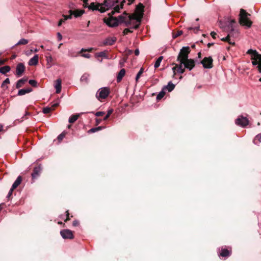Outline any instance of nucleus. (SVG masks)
I'll use <instances>...</instances> for the list:
<instances>
[{
    "mask_svg": "<svg viewBox=\"0 0 261 261\" xmlns=\"http://www.w3.org/2000/svg\"><path fill=\"white\" fill-rule=\"evenodd\" d=\"M120 19L121 21H123V23L125 26L129 27L130 29H136L140 25L141 18L140 16H137L136 14L129 15L124 12L120 15Z\"/></svg>",
    "mask_w": 261,
    "mask_h": 261,
    "instance_id": "1",
    "label": "nucleus"
},
{
    "mask_svg": "<svg viewBox=\"0 0 261 261\" xmlns=\"http://www.w3.org/2000/svg\"><path fill=\"white\" fill-rule=\"evenodd\" d=\"M125 3V0H105L102 4L106 11L114 7L111 13L114 14L116 12H119V10L123 8V4Z\"/></svg>",
    "mask_w": 261,
    "mask_h": 261,
    "instance_id": "2",
    "label": "nucleus"
},
{
    "mask_svg": "<svg viewBox=\"0 0 261 261\" xmlns=\"http://www.w3.org/2000/svg\"><path fill=\"white\" fill-rule=\"evenodd\" d=\"M250 14L247 13L245 10L241 9L239 14V22L240 24L250 28L252 24L251 21L248 18Z\"/></svg>",
    "mask_w": 261,
    "mask_h": 261,
    "instance_id": "3",
    "label": "nucleus"
},
{
    "mask_svg": "<svg viewBox=\"0 0 261 261\" xmlns=\"http://www.w3.org/2000/svg\"><path fill=\"white\" fill-rule=\"evenodd\" d=\"M109 15V17L103 18L104 22L106 23V24L109 27H115L118 25L119 24L123 22V21H121L120 19V15H119L117 17H113L111 12L110 13Z\"/></svg>",
    "mask_w": 261,
    "mask_h": 261,
    "instance_id": "4",
    "label": "nucleus"
},
{
    "mask_svg": "<svg viewBox=\"0 0 261 261\" xmlns=\"http://www.w3.org/2000/svg\"><path fill=\"white\" fill-rule=\"evenodd\" d=\"M190 53L189 46H184L181 49L177 57V61H184L188 59V54Z\"/></svg>",
    "mask_w": 261,
    "mask_h": 261,
    "instance_id": "5",
    "label": "nucleus"
},
{
    "mask_svg": "<svg viewBox=\"0 0 261 261\" xmlns=\"http://www.w3.org/2000/svg\"><path fill=\"white\" fill-rule=\"evenodd\" d=\"M110 93L109 89L107 87L100 88L96 93V97L98 100L105 99Z\"/></svg>",
    "mask_w": 261,
    "mask_h": 261,
    "instance_id": "6",
    "label": "nucleus"
},
{
    "mask_svg": "<svg viewBox=\"0 0 261 261\" xmlns=\"http://www.w3.org/2000/svg\"><path fill=\"white\" fill-rule=\"evenodd\" d=\"M247 53L251 56V59H256L258 62V64H261V55L256 50L249 49Z\"/></svg>",
    "mask_w": 261,
    "mask_h": 261,
    "instance_id": "7",
    "label": "nucleus"
},
{
    "mask_svg": "<svg viewBox=\"0 0 261 261\" xmlns=\"http://www.w3.org/2000/svg\"><path fill=\"white\" fill-rule=\"evenodd\" d=\"M89 9L92 10H98L100 12H104L106 11V9H104L103 5L101 4H95L94 3H91L88 7Z\"/></svg>",
    "mask_w": 261,
    "mask_h": 261,
    "instance_id": "8",
    "label": "nucleus"
},
{
    "mask_svg": "<svg viewBox=\"0 0 261 261\" xmlns=\"http://www.w3.org/2000/svg\"><path fill=\"white\" fill-rule=\"evenodd\" d=\"M213 59L212 57H205L201 61V63L202 64L204 68H212L213 67Z\"/></svg>",
    "mask_w": 261,
    "mask_h": 261,
    "instance_id": "9",
    "label": "nucleus"
},
{
    "mask_svg": "<svg viewBox=\"0 0 261 261\" xmlns=\"http://www.w3.org/2000/svg\"><path fill=\"white\" fill-rule=\"evenodd\" d=\"M249 123V121L246 117L243 116H239L236 120V124L242 127H245Z\"/></svg>",
    "mask_w": 261,
    "mask_h": 261,
    "instance_id": "10",
    "label": "nucleus"
},
{
    "mask_svg": "<svg viewBox=\"0 0 261 261\" xmlns=\"http://www.w3.org/2000/svg\"><path fill=\"white\" fill-rule=\"evenodd\" d=\"M60 234L65 239H72L74 237L72 231L69 229L62 230L60 231Z\"/></svg>",
    "mask_w": 261,
    "mask_h": 261,
    "instance_id": "11",
    "label": "nucleus"
},
{
    "mask_svg": "<svg viewBox=\"0 0 261 261\" xmlns=\"http://www.w3.org/2000/svg\"><path fill=\"white\" fill-rule=\"evenodd\" d=\"M234 23V20L232 19L230 21L229 24L228 25V28L229 30H230L229 33H231V36H230V37H237L239 34L238 31L233 28V24Z\"/></svg>",
    "mask_w": 261,
    "mask_h": 261,
    "instance_id": "12",
    "label": "nucleus"
},
{
    "mask_svg": "<svg viewBox=\"0 0 261 261\" xmlns=\"http://www.w3.org/2000/svg\"><path fill=\"white\" fill-rule=\"evenodd\" d=\"M184 65L185 68L191 70L195 66V62L193 59H188L184 61Z\"/></svg>",
    "mask_w": 261,
    "mask_h": 261,
    "instance_id": "13",
    "label": "nucleus"
},
{
    "mask_svg": "<svg viewBox=\"0 0 261 261\" xmlns=\"http://www.w3.org/2000/svg\"><path fill=\"white\" fill-rule=\"evenodd\" d=\"M117 40L116 37H109L105 39L102 42V45H112L114 44Z\"/></svg>",
    "mask_w": 261,
    "mask_h": 261,
    "instance_id": "14",
    "label": "nucleus"
},
{
    "mask_svg": "<svg viewBox=\"0 0 261 261\" xmlns=\"http://www.w3.org/2000/svg\"><path fill=\"white\" fill-rule=\"evenodd\" d=\"M25 70V66L22 63H19L16 66V73L18 76H20L24 72Z\"/></svg>",
    "mask_w": 261,
    "mask_h": 261,
    "instance_id": "15",
    "label": "nucleus"
},
{
    "mask_svg": "<svg viewBox=\"0 0 261 261\" xmlns=\"http://www.w3.org/2000/svg\"><path fill=\"white\" fill-rule=\"evenodd\" d=\"M41 170L42 168L40 165L34 167L33 169V172L31 174L32 178L35 179L38 176H39Z\"/></svg>",
    "mask_w": 261,
    "mask_h": 261,
    "instance_id": "16",
    "label": "nucleus"
},
{
    "mask_svg": "<svg viewBox=\"0 0 261 261\" xmlns=\"http://www.w3.org/2000/svg\"><path fill=\"white\" fill-rule=\"evenodd\" d=\"M62 80L60 79L57 80L55 84V88L56 90V93H59L61 91L62 89Z\"/></svg>",
    "mask_w": 261,
    "mask_h": 261,
    "instance_id": "17",
    "label": "nucleus"
},
{
    "mask_svg": "<svg viewBox=\"0 0 261 261\" xmlns=\"http://www.w3.org/2000/svg\"><path fill=\"white\" fill-rule=\"evenodd\" d=\"M70 15L72 16V15H74V17H80L83 14L84 10H76L75 11L70 10Z\"/></svg>",
    "mask_w": 261,
    "mask_h": 261,
    "instance_id": "18",
    "label": "nucleus"
},
{
    "mask_svg": "<svg viewBox=\"0 0 261 261\" xmlns=\"http://www.w3.org/2000/svg\"><path fill=\"white\" fill-rule=\"evenodd\" d=\"M38 56L35 55L33 58H32L29 61V65L30 66H35L38 63Z\"/></svg>",
    "mask_w": 261,
    "mask_h": 261,
    "instance_id": "19",
    "label": "nucleus"
},
{
    "mask_svg": "<svg viewBox=\"0 0 261 261\" xmlns=\"http://www.w3.org/2000/svg\"><path fill=\"white\" fill-rule=\"evenodd\" d=\"M136 11L138 13L137 16H140L141 18L142 17L143 11V6L142 4H139L136 7Z\"/></svg>",
    "mask_w": 261,
    "mask_h": 261,
    "instance_id": "20",
    "label": "nucleus"
},
{
    "mask_svg": "<svg viewBox=\"0 0 261 261\" xmlns=\"http://www.w3.org/2000/svg\"><path fill=\"white\" fill-rule=\"evenodd\" d=\"M32 91V89L31 88H29L27 89H22L18 91V95L21 96L27 93H29Z\"/></svg>",
    "mask_w": 261,
    "mask_h": 261,
    "instance_id": "21",
    "label": "nucleus"
},
{
    "mask_svg": "<svg viewBox=\"0 0 261 261\" xmlns=\"http://www.w3.org/2000/svg\"><path fill=\"white\" fill-rule=\"evenodd\" d=\"M180 64H176L177 72L180 74H182L185 72V68H183L184 62L179 61Z\"/></svg>",
    "mask_w": 261,
    "mask_h": 261,
    "instance_id": "22",
    "label": "nucleus"
},
{
    "mask_svg": "<svg viewBox=\"0 0 261 261\" xmlns=\"http://www.w3.org/2000/svg\"><path fill=\"white\" fill-rule=\"evenodd\" d=\"M230 36H231V33H228L227 36L225 38H222L221 40L224 41H227L229 43V44L234 45V41L230 39Z\"/></svg>",
    "mask_w": 261,
    "mask_h": 261,
    "instance_id": "23",
    "label": "nucleus"
},
{
    "mask_svg": "<svg viewBox=\"0 0 261 261\" xmlns=\"http://www.w3.org/2000/svg\"><path fill=\"white\" fill-rule=\"evenodd\" d=\"M125 69H121L117 75V82H120L122 80V78L125 75Z\"/></svg>",
    "mask_w": 261,
    "mask_h": 261,
    "instance_id": "24",
    "label": "nucleus"
},
{
    "mask_svg": "<svg viewBox=\"0 0 261 261\" xmlns=\"http://www.w3.org/2000/svg\"><path fill=\"white\" fill-rule=\"evenodd\" d=\"M22 178L21 176H19L15 182L13 183L12 188L14 189H16L21 182Z\"/></svg>",
    "mask_w": 261,
    "mask_h": 261,
    "instance_id": "25",
    "label": "nucleus"
},
{
    "mask_svg": "<svg viewBox=\"0 0 261 261\" xmlns=\"http://www.w3.org/2000/svg\"><path fill=\"white\" fill-rule=\"evenodd\" d=\"M11 70V68L9 66H5L0 68V73L3 74L9 72Z\"/></svg>",
    "mask_w": 261,
    "mask_h": 261,
    "instance_id": "26",
    "label": "nucleus"
},
{
    "mask_svg": "<svg viewBox=\"0 0 261 261\" xmlns=\"http://www.w3.org/2000/svg\"><path fill=\"white\" fill-rule=\"evenodd\" d=\"M27 81V78H22L18 80L16 84V88H19L21 87L23 84Z\"/></svg>",
    "mask_w": 261,
    "mask_h": 261,
    "instance_id": "27",
    "label": "nucleus"
},
{
    "mask_svg": "<svg viewBox=\"0 0 261 261\" xmlns=\"http://www.w3.org/2000/svg\"><path fill=\"white\" fill-rule=\"evenodd\" d=\"M230 254V252L227 249H223L220 253L219 255L222 257H227Z\"/></svg>",
    "mask_w": 261,
    "mask_h": 261,
    "instance_id": "28",
    "label": "nucleus"
},
{
    "mask_svg": "<svg viewBox=\"0 0 261 261\" xmlns=\"http://www.w3.org/2000/svg\"><path fill=\"white\" fill-rule=\"evenodd\" d=\"M79 116H80L79 114H76V115H71L69 118V120H68L69 122L70 123H74V122H75L77 120Z\"/></svg>",
    "mask_w": 261,
    "mask_h": 261,
    "instance_id": "29",
    "label": "nucleus"
},
{
    "mask_svg": "<svg viewBox=\"0 0 261 261\" xmlns=\"http://www.w3.org/2000/svg\"><path fill=\"white\" fill-rule=\"evenodd\" d=\"M175 88V85L171 82H169L168 85L165 87L169 92L172 91Z\"/></svg>",
    "mask_w": 261,
    "mask_h": 261,
    "instance_id": "30",
    "label": "nucleus"
},
{
    "mask_svg": "<svg viewBox=\"0 0 261 261\" xmlns=\"http://www.w3.org/2000/svg\"><path fill=\"white\" fill-rule=\"evenodd\" d=\"M63 17L64 18L63 19H61L58 23V26L60 27L62 25V23L64 22L65 20L68 19H71V15H63Z\"/></svg>",
    "mask_w": 261,
    "mask_h": 261,
    "instance_id": "31",
    "label": "nucleus"
},
{
    "mask_svg": "<svg viewBox=\"0 0 261 261\" xmlns=\"http://www.w3.org/2000/svg\"><path fill=\"white\" fill-rule=\"evenodd\" d=\"M255 144L258 145L261 142V133L256 136L253 140Z\"/></svg>",
    "mask_w": 261,
    "mask_h": 261,
    "instance_id": "32",
    "label": "nucleus"
},
{
    "mask_svg": "<svg viewBox=\"0 0 261 261\" xmlns=\"http://www.w3.org/2000/svg\"><path fill=\"white\" fill-rule=\"evenodd\" d=\"M163 59V57L162 56H160L159 58H158L154 65V67L155 68H157L160 66L161 63Z\"/></svg>",
    "mask_w": 261,
    "mask_h": 261,
    "instance_id": "33",
    "label": "nucleus"
},
{
    "mask_svg": "<svg viewBox=\"0 0 261 261\" xmlns=\"http://www.w3.org/2000/svg\"><path fill=\"white\" fill-rule=\"evenodd\" d=\"M103 128H104V127L101 126L97 127L92 128L90 129H89L88 132L89 133H93L96 132L97 131L100 130L102 129H103Z\"/></svg>",
    "mask_w": 261,
    "mask_h": 261,
    "instance_id": "34",
    "label": "nucleus"
},
{
    "mask_svg": "<svg viewBox=\"0 0 261 261\" xmlns=\"http://www.w3.org/2000/svg\"><path fill=\"white\" fill-rule=\"evenodd\" d=\"M29 42V41L27 39L22 38L16 44V45H25L28 44Z\"/></svg>",
    "mask_w": 261,
    "mask_h": 261,
    "instance_id": "35",
    "label": "nucleus"
},
{
    "mask_svg": "<svg viewBox=\"0 0 261 261\" xmlns=\"http://www.w3.org/2000/svg\"><path fill=\"white\" fill-rule=\"evenodd\" d=\"M89 75L87 73H84L81 77V82H87Z\"/></svg>",
    "mask_w": 261,
    "mask_h": 261,
    "instance_id": "36",
    "label": "nucleus"
},
{
    "mask_svg": "<svg viewBox=\"0 0 261 261\" xmlns=\"http://www.w3.org/2000/svg\"><path fill=\"white\" fill-rule=\"evenodd\" d=\"M96 56L97 57H103L105 58H107V54L105 51H101L99 53H97L96 54Z\"/></svg>",
    "mask_w": 261,
    "mask_h": 261,
    "instance_id": "37",
    "label": "nucleus"
},
{
    "mask_svg": "<svg viewBox=\"0 0 261 261\" xmlns=\"http://www.w3.org/2000/svg\"><path fill=\"white\" fill-rule=\"evenodd\" d=\"M53 110L54 109L52 108L51 107H46L43 108V112L44 114H48Z\"/></svg>",
    "mask_w": 261,
    "mask_h": 261,
    "instance_id": "38",
    "label": "nucleus"
},
{
    "mask_svg": "<svg viewBox=\"0 0 261 261\" xmlns=\"http://www.w3.org/2000/svg\"><path fill=\"white\" fill-rule=\"evenodd\" d=\"M113 110L112 109H109L108 111V112H107V115L105 116V117H104L103 118V120H106L110 116V115L112 114V113H113Z\"/></svg>",
    "mask_w": 261,
    "mask_h": 261,
    "instance_id": "39",
    "label": "nucleus"
},
{
    "mask_svg": "<svg viewBox=\"0 0 261 261\" xmlns=\"http://www.w3.org/2000/svg\"><path fill=\"white\" fill-rule=\"evenodd\" d=\"M143 68H141V69H140L139 71L138 72V73H137V75H136V82H137L139 80V79L140 78L141 75L143 73Z\"/></svg>",
    "mask_w": 261,
    "mask_h": 261,
    "instance_id": "40",
    "label": "nucleus"
},
{
    "mask_svg": "<svg viewBox=\"0 0 261 261\" xmlns=\"http://www.w3.org/2000/svg\"><path fill=\"white\" fill-rule=\"evenodd\" d=\"M29 83L32 86L36 87L37 86V82L34 80H30Z\"/></svg>",
    "mask_w": 261,
    "mask_h": 261,
    "instance_id": "41",
    "label": "nucleus"
},
{
    "mask_svg": "<svg viewBox=\"0 0 261 261\" xmlns=\"http://www.w3.org/2000/svg\"><path fill=\"white\" fill-rule=\"evenodd\" d=\"M165 93L164 91L160 92L156 96V99L160 100L162 99L165 95Z\"/></svg>",
    "mask_w": 261,
    "mask_h": 261,
    "instance_id": "42",
    "label": "nucleus"
},
{
    "mask_svg": "<svg viewBox=\"0 0 261 261\" xmlns=\"http://www.w3.org/2000/svg\"><path fill=\"white\" fill-rule=\"evenodd\" d=\"M188 29L189 30H193L194 32H197L199 29V25H197L195 27H189Z\"/></svg>",
    "mask_w": 261,
    "mask_h": 261,
    "instance_id": "43",
    "label": "nucleus"
},
{
    "mask_svg": "<svg viewBox=\"0 0 261 261\" xmlns=\"http://www.w3.org/2000/svg\"><path fill=\"white\" fill-rule=\"evenodd\" d=\"M65 136V134L64 133H62L58 136V139L59 140V141H61L63 139Z\"/></svg>",
    "mask_w": 261,
    "mask_h": 261,
    "instance_id": "44",
    "label": "nucleus"
},
{
    "mask_svg": "<svg viewBox=\"0 0 261 261\" xmlns=\"http://www.w3.org/2000/svg\"><path fill=\"white\" fill-rule=\"evenodd\" d=\"M68 56L71 57H77V54H74L72 50H69L68 51Z\"/></svg>",
    "mask_w": 261,
    "mask_h": 261,
    "instance_id": "45",
    "label": "nucleus"
},
{
    "mask_svg": "<svg viewBox=\"0 0 261 261\" xmlns=\"http://www.w3.org/2000/svg\"><path fill=\"white\" fill-rule=\"evenodd\" d=\"M133 31H131L129 29L127 28L125 29L123 32V33L124 35H127L129 33H132Z\"/></svg>",
    "mask_w": 261,
    "mask_h": 261,
    "instance_id": "46",
    "label": "nucleus"
},
{
    "mask_svg": "<svg viewBox=\"0 0 261 261\" xmlns=\"http://www.w3.org/2000/svg\"><path fill=\"white\" fill-rule=\"evenodd\" d=\"M105 114L104 112L99 111L95 113V115L97 117L102 116Z\"/></svg>",
    "mask_w": 261,
    "mask_h": 261,
    "instance_id": "47",
    "label": "nucleus"
},
{
    "mask_svg": "<svg viewBox=\"0 0 261 261\" xmlns=\"http://www.w3.org/2000/svg\"><path fill=\"white\" fill-rule=\"evenodd\" d=\"M10 83V80L9 78H7L2 83V87H3L5 84Z\"/></svg>",
    "mask_w": 261,
    "mask_h": 261,
    "instance_id": "48",
    "label": "nucleus"
},
{
    "mask_svg": "<svg viewBox=\"0 0 261 261\" xmlns=\"http://www.w3.org/2000/svg\"><path fill=\"white\" fill-rule=\"evenodd\" d=\"M14 190V189H13L12 188H11L7 195L8 198H9L11 196Z\"/></svg>",
    "mask_w": 261,
    "mask_h": 261,
    "instance_id": "49",
    "label": "nucleus"
},
{
    "mask_svg": "<svg viewBox=\"0 0 261 261\" xmlns=\"http://www.w3.org/2000/svg\"><path fill=\"white\" fill-rule=\"evenodd\" d=\"M253 61H252V64L253 65H258V62L256 59H252Z\"/></svg>",
    "mask_w": 261,
    "mask_h": 261,
    "instance_id": "50",
    "label": "nucleus"
},
{
    "mask_svg": "<svg viewBox=\"0 0 261 261\" xmlns=\"http://www.w3.org/2000/svg\"><path fill=\"white\" fill-rule=\"evenodd\" d=\"M83 6L85 8L88 7V0H83Z\"/></svg>",
    "mask_w": 261,
    "mask_h": 261,
    "instance_id": "51",
    "label": "nucleus"
},
{
    "mask_svg": "<svg viewBox=\"0 0 261 261\" xmlns=\"http://www.w3.org/2000/svg\"><path fill=\"white\" fill-rule=\"evenodd\" d=\"M177 69V66H176V64H175V66L173 67L172 68V71H173V76H174L176 74V70Z\"/></svg>",
    "mask_w": 261,
    "mask_h": 261,
    "instance_id": "52",
    "label": "nucleus"
},
{
    "mask_svg": "<svg viewBox=\"0 0 261 261\" xmlns=\"http://www.w3.org/2000/svg\"><path fill=\"white\" fill-rule=\"evenodd\" d=\"M82 56L86 58H90L91 55L89 54H83L82 55Z\"/></svg>",
    "mask_w": 261,
    "mask_h": 261,
    "instance_id": "53",
    "label": "nucleus"
},
{
    "mask_svg": "<svg viewBox=\"0 0 261 261\" xmlns=\"http://www.w3.org/2000/svg\"><path fill=\"white\" fill-rule=\"evenodd\" d=\"M211 35L214 39H215L216 38L217 33L215 32H212L211 33Z\"/></svg>",
    "mask_w": 261,
    "mask_h": 261,
    "instance_id": "54",
    "label": "nucleus"
},
{
    "mask_svg": "<svg viewBox=\"0 0 261 261\" xmlns=\"http://www.w3.org/2000/svg\"><path fill=\"white\" fill-rule=\"evenodd\" d=\"M57 36H58V39L59 41H61L62 39V36L60 33H57Z\"/></svg>",
    "mask_w": 261,
    "mask_h": 261,
    "instance_id": "55",
    "label": "nucleus"
},
{
    "mask_svg": "<svg viewBox=\"0 0 261 261\" xmlns=\"http://www.w3.org/2000/svg\"><path fill=\"white\" fill-rule=\"evenodd\" d=\"M66 213H67V214H66L67 215V218L65 220V222H67L69 219V213L68 211H66Z\"/></svg>",
    "mask_w": 261,
    "mask_h": 261,
    "instance_id": "56",
    "label": "nucleus"
},
{
    "mask_svg": "<svg viewBox=\"0 0 261 261\" xmlns=\"http://www.w3.org/2000/svg\"><path fill=\"white\" fill-rule=\"evenodd\" d=\"M79 225V222L76 220H75L73 222V225L74 226H76Z\"/></svg>",
    "mask_w": 261,
    "mask_h": 261,
    "instance_id": "57",
    "label": "nucleus"
},
{
    "mask_svg": "<svg viewBox=\"0 0 261 261\" xmlns=\"http://www.w3.org/2000/svg\"><path fill=\"white\" fill-rule=\"evenodd\" d=\"M257 69H258V71H259V72L261 73V64H258L257 66Z\"/></svg>",
    "mask_w": 261,
    "mask_h": 261,
    "instance_id": "58",
    "label": "nucleus"
},
{
    "mask_svg": "<svg viewBox=\"0 0 261 261\" xmlns=\"http://www.w3.org/2000/svg\"><path fill=\"white\" fill-rule=\"evenodd\" d=\"M59 105V102H56L51 106V108L54 109V108L57 107Z\"/></svg>",
    "mask_w": 261,
    "mask_h": 261,
    "instance_id": "59",
    "label": "nucleus"
},
{
    "mask_svg": "<svg viewBox=\"0 0 261 261\" xmlns=\"http://www.w3.org/2000/svg\"><path fill=\"white\" fill-rule=\"evenodd\" d=\"M135 54L136 56H138L139 54V50L138 49H136L135 50Z\"/></svg>",
    "mask_w": 261,
    "mask_h": 261,
    "instance_id": "60",
    "label": "nucleus"
},
{
    "mask_svg": "<svg viewBox=\"0 0 261 261\" xmlns=\"http://www.w3.org/2000/svg\"><path fill=\"white\" fill-rule=\"evenodd\" d=\"M101 121V119H96V124H98L99 123H100Z\"/></svg>",
    "mask_w": 261,
    "mask_h": 261,
    "instance_id": "61",
    "label": "nucleus"
},
{
    "mask_svg": "<svg viewBox=\"0 0 261 261\" xmlns=\"http://www.w3.org/2000/svg\"><path fill=\"white\" fill-rule=\"evenodd\" d=\"M6 60H0V65H3L5 63Z\"/></svg>",
    "mask_w": 261,
    "mask_h": 261,
    "instance_id": "62",
    "label": "nucleus"
},
{
    "mask_svg": "<svg viewBox=\"0 0 261 261\" xmlns=\"http://www.w3.org/2000/svg\"><path fill=\"white\" fill-rule=\"evenodd\" d=\"M182 34V31H179L177 33V35H176V37Z\"/></svg>",
    "mask_w": 261,
    "mask_h": 261,
    "instance_id": "63",
    "label": "nucleus"
},
{
    "mask_svg": "<svg viewBox=\"0 0 261 261\" xmlns=\"http://www.w3.org/2000/svg\"><path fill=\"white\" fill-rule=\"evenodd\" d=\"M86 51V49H84V48H82V49H81V51H80L79 53H81V52H83V51Z\"/></svg>",
    "mask_w": 261,
    "mask_h": 261,
    "instance_id": "64",
    "label": "nucleus"
}]
</instances>
